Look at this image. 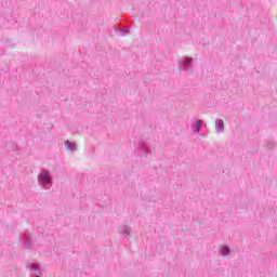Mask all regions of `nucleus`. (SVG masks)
<instances>
[{"label":"nucleus","mask_w":277,"mask_h":277,"mask_svg":"<svg viewBox=\"0 0 277 277\" xmlns=\"http://www.w3.org/2000/svg\"><path fill=\"white\" fill-rule=\"evenodd\" d=\"M39 185H53V177H51V172L47 169H42L38 175Z\"/></svg>","instance_id":"f257e3e1"},{"label":"nucleus","mask_w":277,"mask_h":277,"mask_svg":"<svg viewBox=\"0 0 277 277\" xmlns=\"http://www.w3.org/2000/svg\"><path fill=\"white\" fill-rule=\"evenodd\" d=\"M193 62H194V58H192V57H187V56L183 57L182 60L179 61V69L185 70L186 72L188 70H192Z\"/></svg>","instance_id":"f03ea898"},{"label":"nucleus","mask_w":277,"mask_h":277,"mask_svg":"<svg viewBox=\"0 0 277 277\" xmlns=\"http://www.w3.org/2000/svg\"><path fill=\"white\" fill-rule=\"evenodd\" d=\"M23 242H24L25 249L29 250L32 246L31 236H29V234L25 233L23 236Z\"/></svg>","instance_id":"7ed1b4c3"},{"label":"nucleus","mask_w":277,"mask_h":277,"mask_svg":"<svg viewBox=\"0 0 277 277\" xmlns=\"http://www.w3.org/2000/svg\"><path fill=\"white\" fill-rule=\"evenodd\" d=\"M119 235H123L124 237H129L131 235V227L123 225L118 228Z\"/></svg>","instance_id":"20e7f679"},{"label":"nucleus","mask_w":277,"mask_h":277,"mask_svg":"<svg viewBox=\"0 0 277 277\" xmlns=\"http://www.w3.org/2000/svg\"><path fill=\"white\" fill-rule=\"evenodd\" d=\"M203 124V121L201 119H198L195 123L192 124V130L194 133H200V129Z\"/></svg>","instance_id":"39448f33"},{"label":"nucleus","mask_w":277,"mask_h":277,"mask_svg":"<svg viewBox=\"0 0 277 277\" xmlns=\"http://www.w3.org/2000/svg\"><path fill=\"white\" fill-rule=\"evenodd\" d=\"M215 129H216V133H224V120L216 119L215 120Z\"/></svg>","instance_id":"423d86ee"},{"label":"nucleus","mask_w":277,"mask_h":277,"mask_svg":"<svg viewBox=\"0 0 277 277\" xmlns=\"http://www.w3.org/2000/svg\"><path fill=\"white\" fill-rule=\"evenodd\" d=\"M65 146L67 150H71V153H75V150H77V143L75 142L65 141Z\"/></svg>","instance_id":"0eeeda50"},{"label":"nucleus","mask_w":277,"mask_h":277,"mask_svg":"<svg viewBox=\"0 0 277 277\" xmlns=\"http://www.w3.org/2000/svg\"><path fill=\"white\" fill-rule=\"evenodd\" d=\"M114 29H115V31L117 32V35L119 37H122V36H124V34H129V31H131V29H129V28H120V29H118V28H116V26H114Z\"/></svg>","instance_id":"6e6552de"},{"label":"nucleus","mask_w":277,"mask_h":277,"mask_svg":"<svg viewBox=\"0 0 277 277\" xmlns=\"http://www.w3.org/2000/svg\"><path fill=\"white\" fill-rule=\"evenodd\" d=\"M140 150H142V153L145 154V157L148 158V154L150 153L148 150V147H146V144H144V142H141L138 145Z\"/></svg>","instance_id":"1a4fd4ad"},{"label":"nucleus","mask_w":277,"mask_h":277,"mask_svg":"<svg viewBox=\"0 0 277 277\" xmlns=\"http://www.w3.org/2000/svg\"><path fill=\"white\" fill-rule=\"evenodd\" d=\"M30 272H35V274H40L42 276V271H40V266L38 264L29 266Z\"/></svg>","instance_id":"9d476101"},{"label":"nucleus","mask_w":277,"mask_h":277,"mask_svg":"<svg viewBox=\"0 0 277 277\" xmlns=\"http://www.w3.org/2000/svg\"><path fill=\"white\" fill-rule=\"evenodd\" d=\"M221 254H222L223 256H228V254H230V247H228V246H223V247L221 248Z\"/></svg>","instance_id":"9b49d317"},{"label":"nucleus","mask_w":277,"mask_h":277,"mask_svg":"<svg viewBox=\"0 0 277 277\" xmlns=\"http://www.w3.org/2000/svg\"><path fill=\"white\" fill-rule=\"evenodd\" d=\"M274 143H268V146H267V148H274Z\"/></svg>","instance_id":"f8f14e48"},{"label":"nucleus","mask_w":277,"mask_h":277,"mask_svg":"<svg viewBox=\"0 0 277 277\" xmlns=\"http://www.w3.org/2000/svg\"><path fill=\"white\" fill-rule=\"evenodd\" d=\"M34 277H40V276H34Z\"/></svg>","instance_id":"ddd939ff"}]
</instances>
